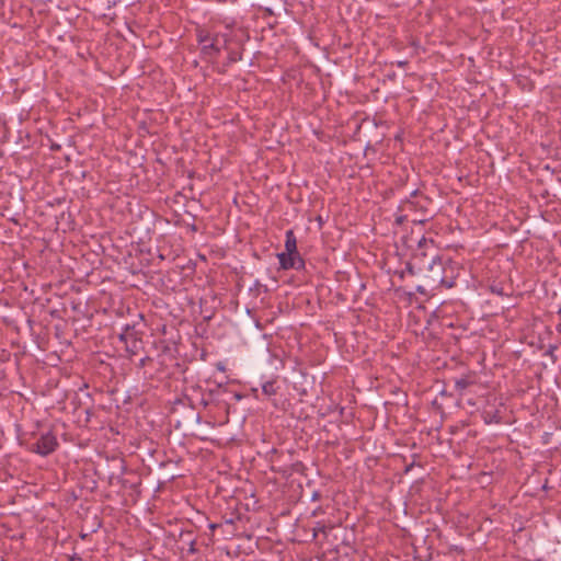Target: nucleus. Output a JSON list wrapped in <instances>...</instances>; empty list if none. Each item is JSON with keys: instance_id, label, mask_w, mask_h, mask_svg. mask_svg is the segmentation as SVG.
Segmentation results:
<instances>
[{"instance_id": "obj_1", "label": "nucleus", "mask_w": 561, "mask_h": 561, "mask_svg": "<svg viewBox=\"0 0 561 561\" xmlns=\"http://www.w3.org/2000/svg\"><path fill=\"white\" fill-rule=\"evenodd\" d=\"M228 43L227 35L226 34H217L213 38L208 39V42L204 43L202 45V51L205 55H215L217 54L222 47H226Z\"/></svg>"}, {"instance_id": "obj_2", "label": "nucleus", "mask_w": 561, "mask_h": 561, "mask_svg": "<svg viewBox=\"0 0 561 561\" xmlns=\"http://www.w3.org/2000/svg\"><path fill=\"white\" fill-rule=\"evenodd\" d=\"M57 446L56 437L51 434L43 435L35 445L38 454L46 456L55 450Z\"/></svg>"}, {"instance_id": "obj_3", "label": "nucleus", "mask_w": 561, "mask_h": 561, "mask_svg": "<svg viewBox=\"0 0 561 561\" xmlns=\"http://www.w3.org/2000/svg\"><path fill=\"white\" fill-rule=\"evenodd\" d=\"M279 264L284 270L296 268L302 265V260L299 255H295L288 252L279 253L278 255Z\"/></svg>"}, {"instance_id": "obj_4", "label": "nucleus", "mask_w": 561, "mask_h": 561, "mask_svg": "<svg viewBox=\"0 0 561 561\" xmlns=\"http://www.w3.org/2000/svg\"><path fill=\"white\" fill-rule=\"evenodd\" d=\"M285 249H286V252L298 255L296 238L291 230H288L286 232Z\"/></svg>"}, {"instance_id": "obj_5", "label": "nucleus", "mask_w": 561, "mask_h": 561, "mask_svg": "<svg viewBox=\"0 0 561 561\" xmlns=\"http://www.w3.org/2000/svg\"><path fill=\"white\" fill-rule=\"evenodd\" d=\"M472 383H473V381L469 377H462L460 379H457L455 382L456 389L460 392L463 391L466 388H468Z\"/></svg>"}, {"instance_id": "obj_6", "label": "nucleus", "mask_w": 561, "mask_h": 561, "mask_svg": "<svg viewBox=\"0 0 561 561\" xmlns=\"http://www.w3.org/2000/svg\"><path fill=\"white\" fill-rule=\"evenodd\" d=\"M197 36H198V42H199L201 45H203L204 43L208 42V39L211 38L209 36V34L207 32H204V31H199Z\"/></svg>"}, {"instance_id": "obj_7", "label": "nucleus", "mask_w": 561, "mask_h": 561, "mask_svg": "<svg viewBox=\"0 0 561 561\" xmlns=\"http://www.w3.org/2000/svg\"><path fill=\"white\" fill-rule=\"evenodd\" d=\"M263 392L267 396H272L275 393L274 385L268 382L263 386Z\"/></svg>"}, {"instance_id": "obj_8", "label": "nucleus", "mask_w": 561, "mask_h": 561, "mask_svg": "<svg viewBox=\"0 0 561 561\" xmlns=\"http://www.w3.org/2000/svg\"><path fill=\"white\" fill-rule=\"evenodd\" d=\"M319 533L325 534L327 533L325 526L322 525V526L314 528V534H313L314 537L318 536Z\"/></svg>"}, {"instance_id": "obj_9", "label": "nucleus", "mask_w": 561, "mask_h": 561, "mask_svg": "<svg viewBox=\"0 0 561 561\" xmlns=\"http://www.w3.org/2000/svg\"><path fill=\"white\" fill-rule=\"evenodd\" d=\"M439 282H440L442 284H446V286H447V287H451V286H453V284H451V283H446L444 278H439Z\"/></svg>"}]
</instances>
